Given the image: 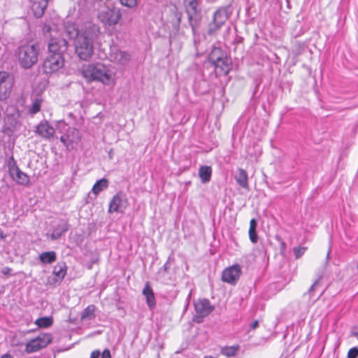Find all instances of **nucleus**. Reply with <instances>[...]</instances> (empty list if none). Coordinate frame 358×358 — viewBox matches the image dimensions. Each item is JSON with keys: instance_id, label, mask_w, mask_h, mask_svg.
I'll use <instances>...</instances> for the list:
<instances>
[{"instance_id": "1", "label": "nucleus", "mask_w": 358, "mask_h": 358, "mask_svg": "<svg viewBox=\"0 0 358 358\" xmlns=\"http://www.w3.org/2000/svg\"><path fill=\"white\" fill-rule=\"evenodd\" d=\"M99 34V28L92 23L85 24L80 35L74 41L75 51L78 57L89 60L94 53V43Z\"/></svg>"}, {"instance_id": "2", "label": "nucleus", "mask_w": 358, "mask_h": 358, "mask_svg": "<svg viewBox=\"0 0 358 358\" xmlns=\"http://www.w3.org/2000/svg\"><path fill=\"white\" fill-rule=\"evenodd\" d=\"M40 46L38 43H26L15 51L20 65L25 69H31L38 60Z\"/></svg>"}, {"instance_id": "3", "label": "nucleus", "mask_w": 358, "mask_h": 358, "mask_svg": "<svg viewBox=\"0 0 358 358\" xmlns=\"http://www.w3.org/2000/svg\"><path fill=\"white\" fill-rule=\"evenodd\" d=\"M82 73L88 82L97 81L103 85H110L112 80L111 71L99 62L84 66Z\"/></svg>"}, {"instance_id": "4", "label": "nucleus", "mask_w": 358, "mask_h": 358, "mask_svg": "<svg viewBox=\"0 0 358 358\" xmlns=\"http://www.w3.org/2000/svg\"><path fill=\"white\" fill-rule=\"evenodd\" d=\"M185 2L188 22L194 36L197 29L201 25L202 20L201 8L199 7V3L197 0H185Z\"/></svg>"}, {"instance_id": "5", "label": "nucleus", "mask_w": 358, "mask_h": 358, "mask_svg": "<svg viewBox=\"0 0 358 358\" xmlns=\"http://www.w3.org/2000/svg\"><path fill=\"white\" fill-rule=\"evenodd\" d=\"M20 114L19 110L15 106H9L6 108L5 116L3 117V129L4 131L14 132L20 125Z\"/></svg>"}, {"instance_id": "6", "label": "nucleus", "mask_w": 358, "mask_h": 358, "mask_svg": "<svg viewBox=\"0 0 358 358\" xmlns=\"http://www.w3.org/2000/svg\"><path fill=\"white\" fill-rule=\"evenodd\" d=\"M52 341V337L50 334H40L26 344L24 351L28 354L38 352L49 345Z\"/></svg>"}, {"instance_id": "7", "label": "nucleus", "mask_w": 358, "mask_h": 358, "mask_svg": "<svg viewBox=\"0 0 358 358\" xmlns=\"http://www.w3.org/2000/svg\"><path fill=\"white\" fill-rule=\"evenodd\" d=\"M64 56L49 54L43 63L42 70L45 74H51L59 71L64 66Z\"/></svg>"}, {"instance_id": "8", "label": "nucleus", "mask_w": 358, "mask_h": 358, "mask_svg": "<svg viewBox=\"0 0 358 358\" xmlns=\"http://www.w3.org/2000/svg\"><path fill=\"white\" fill-rule=\"evenodd\" d=\"M194 305L196 315L193 317V321L196 323L202 322L203 318L208 316L214 310V307L211 306L210 301L207 299H199L194 301Z\"/></svg>"}, {"instance_id": "9", "label": "nucleus", "mask_w": 358, "mask_h": 358, "mask_svg": "<svg viewBox=\"0 0 358 358\" xmlns=\"http://www.w3.org/2000/svg\"><path fill=\"white\" fill-rule=\"evenodd\" d=\"M9 173L17 184L27 186L29 183V177L24 172H22L19 167L16 165L13 157H10V161L8 164Z\"/></svg>"}, {"instance_id": "10", "label": "nucleus", "mask_w": 358, "mask_h": 358, "mask_svg": "<svg viewBox=\"0 0 358 358\" xmlns=\"http://www.w3.org/2000/svg\"><path fill=\"white\" fill-rule=\"evenodd\" d=\"M121 17L122 13L120 9L115 6L112 8H108L106 10L102 11L99 15V17L101 18V21L105 24L109 26L117 24Z\"/></svg>"}, {"instance_id": "11", "label": "nucleus", "mask_w": 358, "mask_h": 358, "mask_svg": "<svg viewBox=\"0 0 358 358\" xmlns=\"http://www.w3.org/2000/svg\"><path fill=\"white\" fill-rule=\"evenodd\" d=\"M127 196L122 192H120L113 196L110 201L108 212L122 213L127 208Z\"/></svg>"}, {"instance_id": "12", "label": "nucleus", "mask_w": 358, "mask_h": 358, "mask_svg": "<svg viewBox=\"0 0 358 358\" xmlns=\"http://www.w3.org/2000/svg\"><path fill=\"white\" fill-rule=\"evenodd\" d=\"M68 49V42L66 38H51L48 43L49 54L64 56Z\"/></svg>"}, {"instance_id": "13", "label": "nucleus", "mask_w": 358, "mask_h": 358, "mask_svg": "<svg viewBox=\"0 0 358 358\" xmlns=\"http://www.w3.org/2000/svg\"><path fill=\"white\" fill-rule=\"evenodd\" d=\"M241 274V268L238 264H235L225 268L222 275V281L231 285H235Z\"/></svg>"}, {"instance_id": "14", "label": "nucleus", "mask_w": 358, "mask_h": 358, "mask_svg": "<svg viewBox=\"0 0 358 358\" xmlns=\"http://www.w3.org/2000/svg\"><path fill=\"white\" fill-rule=\"evenodd\" d=\"M109 57L110 61L123 65L130 61V55L124 51H121L116 46L110 47Z\"/></svg>"}, {"instance_id": "15", "label": "nucleus", "mask_w": 358, "mask_h": 358, "mask_svg": "<svg viewBox=\"0 0 358 358\" xmlns=\"http://www.w3.org/2000/svg\"><path fill=\"white\" fill-rule=\"evenodd\" d=\"M34 132L43 138L50 139L54 136L55 131L47 120H42L36 126Z\"/></svg>"}, {"instance_id": "16", "label": "nucleus", "mask_w": 358, "mask_h": 358, "mask_svg": "<svg viewBox=\"0 0 358 358\" xmlns=\"http://www.w3.org/2000/svg\"><path fill=\"white\" fill-rule=\"evenodd\" d=\"M69 229V223L66 220H59L54 223L52 227L51 239L57 240L62 234L66 233Z\"/></svg>"}, {"instance_id": "17", "label": "nucleus", "mask_w": 358, "mask_h": 358, "mask_svg": "<svg viewBox=\"0 0 358 358\" xmlns=\"http://www.w3.org/2000/svg\"><path fill=\"white\" fill-rule=\"evenodd\" d=\"M48 0H33L31 4V10L36 17L40 18L43 15L46 9Z\"/></svg>"}, {"instance_id": "18", "label": "nucleus", "mask_w": 358, "mask_h": 358, "mask_svg": "<svg viewBox=\"0 0 358 358\" xmlns=\"http://www.w3.org/2000/svg\"><path fill=\"white\" fill-rule=\"evenodd\" d=\"M212 64L216 69H220V73L227 75L231 69V60L227 55Z\"/></svg>"}, {"instance_id": "19", "label": "nucleus", "mask_w": 358, "mask_h": 358, "mask_svg": "<svg viewBox=\"0 0 358 358\" xmlns=\"http://www.w3.org/2000/svg\"><path fill=\"white\" fill-rule=\"evenodd\" d=\"M143 294L146 298V303L149 308H153L156 306V301L152 289L150 286L149 282H147L143 289Z\"/></svg>"}, {"instance_id": "20", "label": "nucleus", "mask_w": 358, "mask_h": 358, "mask_svg": "<svg viewBox=\"0 0 358 358\" xmlns=\"http://www.w3.org/2000/svg\"><path fill=\"white\" fill-rule=\"evenodd\" d=\"M236 182L243 188H248V177L247 172L243 169H238L234 176Z\"/></svg>"}, {"instance_id": "21", "label": "nucleus", "mask_w": 358, "mask_h": 358, "mask_svg": "<svg viewBox=\"0 0 358 358\" xmlns=\"http://www.w3.org/2000/svg\"><path fill=\"white\" fill-rule=\"evenodd\" d=\"M229 18V13L227 7H220L218 8L213 15L214 21L219 22L224 24Z\"/></svg>"}, {"instance_id": "22", "label": "nucleus", "mask_w": 358, "mask_h": 358, "mask_svg": "<svg viewBox=\"0 0 358 358\" xmlns=\"http://www.w3.org/2000/svg\"><path fill=\"white\" fill-rule=\"evenodd\" d=\"M225 56H227V53L221 48L213 47L208 55V60L213 64Z\"/></svg>"}, {"instance_id": "23", "label": "nucleus", "mask_w": 358, "mask_h": 358, "mask_svg": "<svg viewBox=\"0 0 358 358\" xmlns=\"http://www.w3.org/2000/svg\"><path fill=\"white\" fill-rule=\"evenodd\" d=\"M67 266L64 262H58L54 267L53 274L57 278L56 280L62 281L66 274Z\"/></svg>"}, {"instance_id": "24", "label": "nucleus", "mask_w": 358, "mask_h": 358, "mask_svg": "<svg viewBox=\"0 0 358 358\" xmlns=\"http://www.w3.org/2000/svg\"><path fill=\"white\" fill-rule=\"evenodd\" d=\"M80 30H78L74 24H68L65 27V30L63 33V36L69 39H74L78 38V36L80 35Z\"/></svg>"}, {"instance_id": "25", "label": "nucleus", "mask_w": 358, "mask_h": 358, "mask_svg": "<svg viewBox=\"0 0 358 358\" xmlns=\"http://www.w3.org/2000/svg\"><path fill=\"white\" fill-rule=\"evenodd\" d=\"M212 169L208 166H201L199 170V176L203 183L208 182L210 180Z\"/></svg>"}, {"instance_id": "26", "label": "nucleus", "mask_w": 358, "mask_h": 358, "mask_svg": "<svg viewBox=\"0 0 358 358\" xmlns=\"http://www.w3.org/2000/svg\"><path fill=\"white\" fill-rule=\"evenodd\" d=\"M109 185V182L106 178H101L97 180L92 187V192L96 196L98 195L101 191L107 189Z\"/></svg>"}, {"instance_id": "27", "label": "nucleus", "mask_w": 358, "mask_h": 358, "mask_svg": "<svg viewBox=\"0 0 358 358\" xmlns=\"http://www.w3.org/2000/svg\"><path fill=\"white\" fill-rule=\"evenodd\" d=\"M95 310L96 307L94 305H89L82 312L80 319L82 320H92L94 319L96 317Z\"/></svg>"}, {"instance_id": "28", "label": "nucleus", "mask_w": 358, "mask_h": 358, "mask_svg": "<svg viewBox=\"0 0 358 358\" xmlns=\"http://www.w3.org/2000/svg\"><path fill=\"white\" fill-rule=\"evenodd\" d=\"M56 259V252L54 251L44 252L39 255V260L43 264H52Z\"/></svg>"}, {"instance_id": "29", "label": "nucleus", "mask_w": 358, "mask_h": 358, "mask_svg": "<svg viewBox=\"0 0 358 358\" xmlns=\"http://www.w3.org/2000/svg\"><path fill=\"white\" fill-rule=\"evenodd\" d=\"M239 350L240 346L238 345L225 346L221 348V353L227 357H231L236 355Z\"/></svg>"}, {"instance_id": "30", "label": "nucleus", "mask_w": 358, "mask_h": 358, "mask_svg": "<svg viewBox=\"0 0 358 358\" xmlns=\"http://www.w3.org/2000/svg\"><path fill=\"white\" fill-rule=\"evenodd\" d=\"M53 320L52 317H43L37 319L35 321V324L39 328H48L52 326Z\"/></svg>"}, {"instance_id": "31", "label": "nucleus", "mask_w": 358, "mask_h": 358, "mask_svg": "<svg viewBox=\"0 0 358 358\" xmlns=\"http://www.w3.org/2000/svg\"><path fill=\"white\" fill-rule=\"evenodd\" d=\"M223 24L221 23H219V22L214 21L213 19V21L208 24L207 34L209 36H212L214 34H215L220 28L222 27Z\"/></svg>"}, {"instance_id": "32", "label": "nucleus", "mask_w": 358, "mask_h": 358, "mask_svg": "<svg viewBox=\"0 0 358 358\" xmlns=\"http://www.w3.org/2000/svg\"><path fill=\"white\" fill-rule=\"evenodd\" d=\"M41 99H36L34 102L32 103L30 108H29V113L32 115L36 114L38 113L41 110Z\"/></svg>"}, {"instance_id": "33", "label": "nucleus", "mask_w": 358, "mask_h": 358, "mask_svg": "<svg viewBox=\"0 0 358 358\" xmlns=\"http://www.w3.org/2000/svg\"><path fill=\"white\" fill-rule=\"evenodd\" d=\"M249 238L252 243H256L258 241V236L256 229H249Z\"/></svg>"}, {"instance_id": "34", "label": "nucleus", "mask_w": 358, "mask_h": 358, "mask_svg": "<svg viewBox=\"0 0 358 358\" xmlns=\"http://www.w3.org/2000/svg\"><path fill=\"white\" fill-rule=\"evenodd\" d=\"M306 247H297L294 248V254L296 259L300 258L305 252Z\"/></svg>"}, {"instance_id": "35", "label": "nucleus", "mask_w": 358, "mask_h": 358, "mask_svg": "<svg viewBox=\"0 0 358 358\" xmlns=\"http://www.w3.org/2000/svg\"><path fill=\"white\" fill-rule=\"evenodd\" d=\"M358 357V348L353 347L350 348L348 352V358H357Z\"/></svg>"}, {"instance_id": "36", "label": "nucleus", "mask_w": 358, "mask_h": 358, "mask_svg": "<svg viewBox=\"0 0 358 358\" xmlns=\"http://www.w3.org/2000/svg\"><path fill=\"white\" fill-rule=\"evenodd\" d=\"M174 15H175V17L177 20V29H178L179 27H180V24L182 21V13L181 12H178V11L176 10Z\"/></svg>"}, {"instance_id": "37", "label": "nucleus", "mask_w": 358, "mask_h": 358, "mask_svg": "<svg viewBox=\"0 0 358 358\" xmlns=\"http://www.w3.org/2000/svg\"><path fill=\"white\" fill-rule=\"evenodd\" d=\"M12 268L5 266L1 269V273L4 275L8 276L11 275Z\"/></svg>"}, {"instance_id": "38", "label": "nucleus", "mask_w": 358, "mask_h": 358, "mask_svg": "<svg viewBox=\"0 0 358 358\" xmlns=\"http://www.w3.org/2000/svg\"><path fill=\"white\" fill-rule=\"evenodd\" d=\"M101 358H111L110 350L108 349H105L101 353Z\"/></svg>"}, {"instance_id": "39", "label": "nucleus", "mask_w": 358, "mask_h": 358, "mask_svg": "<svg viewBox=\"0 0 358 358\" xmlns=\"http://www.w3.org/2000/svg\"><path fill=\"white\" fill-rule=\"evenodd\" d=\"M60 141L64 143V145L69 147L70 141H69L68 136H62L60 137Z\"/></svg>"}, {"instance_id": "40", "label": "nucleus", "mask_w": 358, "mask_h": 358, "mask_svg": "<svg viewBox=\"0 0 358 358\" xmlns=\"http://www.w3.org/2000/svg\"><path fill=\"white\" fill-rule=\"evenodd\" d=\"M101 356V352L99 350H94L91 353L90 358H99Z\"/></svg>"}, {"instance_id": "41", "label": "nucleus", "mask_w": 358, "mask_h": 358, "mask_svg": "<svg viewBox=\"0 0 358 358\" xmlns=\"http://www.w3.org/2000/svg\"><path fill=\"white\" fill-rule=\"evenodd\" d=\"M257 222L255 219H252L250 222V228L249 229H257Z\"/></svg>"}, {"instance_id": "42", "label": "nucleus", "mask_w": 358, "mask_h": 358, "mask_svg": "<svg viewBox=\"0 0 358 358\" xmlns=\"http://www.w3.org/2000/svg\"><path fill=\"white\" fill-rule=\"evenodd\" d=\"M319 281H320V278H318V279H317V280H316V281H315V282L311 285V287L309 288V289H308V293H310V294L312 292H313V291H314V289H315V287L318 285Z\"/></svg>"}, {"instance_id": "43", "label": "nucleus", "mask_w": 358, "mask_h": 358, "mask_svg": "<svg viewBox=\"0 0 358 358\" xmlns=\"http://www.w3.org/2000/svg\"><path fill=\"white\" fill-rule=\"evenodd\" d=\"M258 326H259V322H258V320H255V321H253V322L250 324V328L251 329H256Z\"/></svg>"}, {"instance_id": "44", "label": "nucleus", "mask_w": 358, "mask_h": 358, "mask_svg": "<svg viewBox=\"0 0 358 358\" xmlns=\"http://www.w3.org/2000/svg\"><path fill=\"white\" fill-rule=\"evenodd\" d=\"M170 268V264L169 262V261H167L164 265L163 266V267L162 268V269L164 270V271L165 272H167Z\"/></svg>"}, {"instance_id": "45", "label": "nucleus", "mask_w": 358, "mask_h": 358, "mask_svg": "<svg viewBox=\"0 0 358 358\" xmlns=\"http://www.w3.org/2000/svg\"><path fill=\"white\" fill-rule=\"evenodd\" d=\"M51 30V27L49 25L44 24L43 31V32H50Z\"/></svg>"}, {"instance_id": "46", "label": "nucleus", "mask_w": 358, "mask_h": 358, "mask_svg": "<svg viewBox=\"0 0 358 358\" xmlns=\"http://www.w3.org/2000/svg\"><path fill=\"white\" fill-rule=\"evenodd\" d=\"M351 336L356 337L358 339V330L356 331L355 329L351 332Z\"/></svg>"}, {"instance_id": "47", "label": "nucleus", "mask_w": 358, "mask_h": 358, "mask_svg": "<svg viewBox=\"0 0 358 358\" xmlns=\"http://www.w3.org/2000/svg\"><path fill=\"white\" fill-rule=\"evenodd\" d=\"M6 236L3 234V231L0 229V239H3Z\"/></svg>"}, {"instance_id": "48", "label": "nucleus", "mask_w": 358, "mask_h": 358, "mask_svg": "<svg viewBox=\"0 0 358 358\" xmlns=\"http://www.w3.org/2000/svg\"><path fill=\"white\" fill-rule=\"evenodd\" d=\"M1 358H13L10 355L6 354L3 355Z\"/></svg>"}, {"instance_id": "49", "label": "nucleus", "mask_w": 358, "mask_h": 358, "mask_svg": "<svg viewBox=\"0 0 358 358\" xmlns=\"http://www.w3.org/2000/svg\"><path fill=\"white\" fill-rule=\"evenodd\" d=\"M329 252H328V253H327V258H328V257H329Z\"/></svg>"}, {"instance_id": "50", "label": "nucleus", "mask_w": 358, "mask_h": 358, "mask_svg": "<svg viewBox=\"0 0 358 358\" xmlns=\"http://www.w3.org/2000/svg\"><path fill=\"white\" fill-rule=\"evenodd\" d=\"M29 358H38V357H29Z\"/></svg>"}, {"instance_id": "51", "label": "nucleus", "mask_w": 358, "mask_h": 358, "mask_svg": "<svg viewBox=\"0 0 358 358\" xmlns=\"http://www.w3.org/2000/svg\"><path fill=\"white\" fill-rule=\"evenodd\" d=\"M357 268H358V264H357Z\"/></svg>"}]
</instances>
